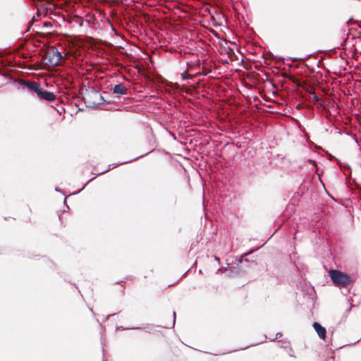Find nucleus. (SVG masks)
<instances>
[{"instance_id":"obj_4","label":"nucleus","mask_w":361,"mask_h":361,"mask_svg":"<svg viewBox=\"0 0 361 361\" xmlns=\"http://www.w3.org/2000/svg\"><path fill=\"white\" fill-rule=\"evenodd\" d=\"M113 92L116 94L125 95L128 93V90L124 84L119 83L116 85L113 88Z\"/></svg>"},{"instance_id":"obj_1","label":"nucleus","mask_w":361,"mask_h":361,"mask_svg":"<svg viewBox=\"0 0 361 361\" xmlns=\"http://www.w3.org/2000/svg\"><path fill=\"white\" fill-rule=\"evenodd\" d=\"M329 275L335 286L342 288L352 283L351 277L341 271L331 269Z\"/></svg>"},{"instance_id":"obj_6","label":"nucleus","mask_w":361,"mask_h":361,"mask_svg":"<svg viewBox=\"0 0 361 361\" xmlns=\"http://www.w3.org/2000/svg\"><path fill=\"white\" fill-rule=\"evenodd\" d=\"M27 86L29 89L34 90L35 93L41 88L39 84L36 82H28Z\"/></svg>"},{"instance_id":"obj_7","label":"nucleus","mask_w":361,"mask_h":361,"mask_svg":"<svg viewBox=\"0 0 361 361\" xmlns=\"http://www.w3.org/2000/svg\"><path fill=\"white\" fill-rule=\"evenodd\" d=\"M173 323L174 324L175 323L176 312H173Z\"/></svg>"},{"instance_id":"obj_3","label":"nucleus","mask_w":361,"mask_h":361,"mask_svg":"<svg viewBox=\"0 0 361 361\" xmlns=\"http://www.w3.org/2000/svg\"><path fill=\"white\" fill-rule=\"evenodd\" d=\"M39 99H44L49 102L54 101L56 96L53 92L43 90L42 87L36 93Z\"/></svg>"},{"instance_id":"obj_2","label":"nucleus","mask_w":361,"mask_h":361,"mask_svg":"<svg viewBox=\"0 0 361 361\" xmlns=\"http://www.w3.org/2000/svg\"><path fill=\"white\" fill-rule=\"evenodd\" d=\"M61 58V54L54 47L48 48L44 55L45 63L52 66L59 65Z\"/></svg>"},{"instance_id":"obj_5","label":"nucleus","mask_w":361,"mask_h":361,"mask_svg":"<svg viewBox=\"0 0 361 361\" xmlns=\"http://www.w3.org/2000/svg\"><path fill=\"white\" fill-rule=\"evenodd\" d=\"M313 327H314V330L317 331L319 338H321L322 339H325L326 334V329L324 327H323L322 326H321L317 322H314L313 324Z\"/></svg>"}]
</instances>
